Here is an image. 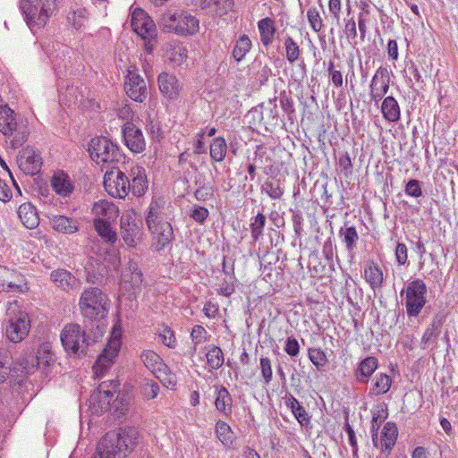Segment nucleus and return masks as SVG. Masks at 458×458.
<instances>
[{"label": "nucleus", "mask_w": 458, "mask_h": 458, "mask_svg": "<svg viewBox=\"0 0 458 458\" xmlns=\"http://www.w3.org/2000/svg\"><path fill=\"white\" fill-rule=\"evenodd\" d=\"M138 438L139 431L132 427L120 428L118 432H108L98 442L93 458H115L116 455L126 457Z\"/></svg>", "instance_id": "f257e3e1"}, {"label": "nucleus", "mask_w": 458, "mask_h": 458, "mask_svg": "<svg viewBox=\"0 0 458 458\" xmlns=\"http://www.w3.org/2000/svg\"><path fill=\"white\" fill-rule=\"evenodd\" d=\"M0 131L10 139L13 149L21 147L28 140L27 122L7 105L0 106Z\"/></svg>", "instance_id": "f03ea898"}, {"label": "nucleus", "mask_w": 458, "mask_h": 458, "mask_svg": "<svg viewBox=\"0 0 458 458\" xmlns=\"http://www.w3.org/2000/svg\"><path fill=\"white\" fill-rule=\"evenodd\" d=\"M79 308L85 318L98 321L106 317L109 310V300L101 289L89 287L81 293Z\"/></svg>", "instance_id": "7ed1b4c3"}, {"label": "nucleus", "mask_w": 458, "mask_h": 458, "mask_svg": "<svg viewBox=\"0 0 458 458\" xmlns=\"http://www.w3.org/2000/svg\"><path fill=\"white\" fill-rule=\"evenodd\" d=\"M55 7V0H21V9L29 28L35 31L44 27Z\"/></svg>", "instance_id": "20e7f679"}, {"label": "nucleus", "mask_w": 458, "mask_h": 458, "mask_svg": "<svg viewBox=\"0 0 458 458\" xmlns=\"http://www.w3.org/2000/svg\"><path fill=\"white\" fill-rule=\"evenodd\" d=\"M158 25L163 31L177 35H193L199 28V20L185 13H164L158 21Z\"/></svg>", "instance_id": "39448f33"}, {"label": "nucleus", "mask_w": 458, "mask_h": 458, "mask_svg": "<svg viewBox=\"0 0 458 458\" xmlns=\"http://www.w3.org/2000/svg\"><path fill=\"white\" fill-rule=\"evenodd\" d=\"M86 333L78 324H68L61 333V342L64 350L75 357H81L86 354L89 344Z\"/></svg>", "instance_id": "423d86ee"}, {"label": "nucleus", "mask_w": 458, "mask_h": 458, "mask_svg": "<svg viewBox=\"0 0 458 458\" xmlns=\"http://www.w3.org/2000/svg\"><path fill=\"white\" fill-rule=\"evenodd\" d=\"M405 293V308L409 318H416L420 315L427 303V285L421 279L410 282L401 295Z\"/></svg>", "instance_id": "0eeeda50"}, {"label": "nucleus", "mask_w": 458, "mask_h": 458, "mask_svg": "<svg viewBox=\"0 0 458 458\" xmlns=\"http://www.w3.org/2000/svg\"><path fill=\"white\" fill-rule=\"evenodd\" d=\"M89 152L96 163H117L123 155L119 147L106 137L93 138L89 144Z\"/></svg>", "instance_id": "6e6552de"}, {"label": "nucleus", "mask_w": 458, "mask_h": 458, "mask_svg": "<svg viewBox=\"0 0 458 458\" xmlns=\"http://www.w3.org/2000/svg\"><path fill=\"white\" fill-rule=\"evenodd\" d=\"M54 364V354L47 344L39 347L36 356H30L22 361V367L26 374H32L38 370L46 378L50 376Z\"/></svg>", "instance_id": "1a4fd4ad"}, {"label": "nucleus", "mask_w": 458, "mask_h": 458, "mask_svg": "<svg viewBox=\"0 0 458 458\" xmlns=\"http://www.w3.org/2000/svg\"><path fill=\"white\" fill-rule=\"evenodd\" d=\"M30 329V319L25 312H20L5 321L4 334L12 343L21 342L29 335Z\"/></svg>", "instance_id": "9d476101"}, {"label": "nucleus", "mask_w": 458, "mask_h": 458, "mask_svg": "<svg viewBox=\"0 0 458 458\" xmlns=\"http://www.w3.org/2000/svg\"><path fill=\"white\" fill-rule=\"evenodd\" d=\"M104 187L112 197L123 199L130 192L131 182L124 173L111 170L104 175Z\"/></svg>", "instance_id": "9b49d317"}, {"label": "nucleus", "mask_w": 458, "mask_h": 458, "mask_svg": "<svg viewBox=\"0 0 458 458\" xmlns=\"http://www.w3.org/2000/svg\"><path fill=\"white\" fill-rule=\"evenodd\" d=\"M0 292L25 293L29 291L26 276L21 272L1 267Z\"/></svg>", "instance_id": "f8f14e48"}, {"label": "nucleus", "mask_w": 458, "mask_h": 458, "mask_svg": "<svg viewBox=\"0 0 458 458\" xmlns=\"http://www.w3.org/2000/svg\"><path fill=\"white\" fill-rule=\"evenodd\" d=\"M121 342L119 339L113 338L110 340L104 349L103 352L99 354L98 360L93 366V371L96 377H102L106 371L111 367L114 359L117 356L120 351Z\"/></svg>", "instance_id": "ddd939ff"}, {"label": "nucleus", "mask_w": 458, "mask_h": 458, "mask_svg": "<svg viewBox=\"0 0 458 458\" xmlns=\"http://www.w3.org/2000/svg\"><path fill=\"white\" fill-rule=\"evenodd\" d=\"M122 133L126 147L133 153L145 150L146 141L141 130L131 122H126L122 127Z\"/></svg>", "instance_id": "4468645a"}, {"label": "nucleus", "mask_w": 458, "mask_h": 458, "mask_svg": "<svg viewBox=\"0 0 458 458\" xmlns=\"http://www.w3.org/2000/svg\"><path fill=\"white\" fill-rule=\"evenodd\" d=\"M17 164L25 174L35 175L41 169L42 158L33 148L26 147L19 152Z\"/></svg>", "instance_id": "2eb2a0df"}, {"label": "nucleus", "mask_w": 458, "mask_h": 458, "mask_svg": "<svg viewBox=\"0 0 458 458\" xmlns=\"http://www.w3.org/2000/svg\"><path fill=\"white\" fill-rule=\"evenodd\" d=\"M124 89L128 97L137 102H143L148 96L146 82L135 71H128Z\"/></svg>", "instance_id": "dca6fc26"}, {"label": "nucleus", "mask_w": 458, "mask_h": 458, "mask_svg": "<svg viewBox=\"0 0 458 458\" xmlns=\"http://www.w3.org/2000/svg\"><path fill=\"white\" fill-rule=\"evenodd\" d=\"M390 76L386 67L380 66L372 77L369 85L371 100L377 104L389 89Z\"/></svg>", "instance_id": "f3484780"}, {"label": "nucleus", "mask_w": 458, "mask_h": 458, "mask_svg": "<svg viewBox=\"0 0 458 458\" xmlns=\"http://www.w3.org/2000/svg\"><path fill=\"white\" fill-rule=\"evenodd\" d=\"M133 30L141 38L157 37V27L153 20L141 9L135 11L131 18Z\"/></svg>", "instance_id": "a211bd4d"}, {"label": "nucleus", "mask_w": 458, "mask_h": 458, "mask_svg": "<svg viewBox=\"0 0 458 458\" xmlns=\"http://www.w3.org/2000/svg\"><path fill=\"white\" fill-rule=\"evenodd\" d=\"M121 235L124 242L134 247L140 237V227L136 219L129 213L123 214L120 218Z\"/></svg>", "instance_id": "6ab92c4d"}, {"label": "nucleus", "mask_w": 458, "mask_h": 458, "mask_svg": "<svg viewBox=\"0 0 458 458\" xmlns=\"http://www.w3.org/2000/svg\"><path fill=\"white\" fill-rule=\"evenodd\" d=\"M122 284L127 290L140 289L143 282V276L136 262L130 260L123 269L121 275Z\"/></svg>", "instance_id": "aec40b11"}, {"label": "nucleus", "mask_w": 458, "mask_h": 458, "mask_svg": "<svg viewBox=\"0 0 458 458\" xmlns=\"http://www.w3.org/2000/svg\"><path fill=\"white\" fill-rule=\"evenodd\" d=\"M157 83L160 92L169 99L179 97L182 87L175 75L163 72L158 75Z\"/></svg>", "instance_id": "412c9836"}, {"label": "nucleus", "mask_w": 458, "mask_h": 458, "mask_svg": "<svg viewBox=\"0 0 458 458\" xmlns=\"http://www.w3.org/2000/svg\"><path fill=\"white\" fill-rule=\"evenodd\" d=\"M446 319V315L440 311L434 315L432 322L425 330L420 345L422 349H427L431 344L436 343L441 334V328Z\"/></svg>", "instance_id": "4be33fe9"}, {"label": "nucleus", "mask_w": 458, "mask_h": 458, "mask_svg": "<svg viewBox=\"0 0 458 458\" xmlns=\"http://www.w3.org/2000/svg\"><path fill=\"white\" fill-rule=\"evenodd\" d=\"M215 407L220 414L228 419L233 413V397L223 386H215Z\"/></svg>", "instance_id": "5701e85b"}, {"label": "nucleus", "mask_w": 458, "mask_h": 458, "mask_svg": "<svg viewBox=\"0 0 458 458\" xmlns=\"http://www.w3.org/2000/svg\"><path fill=\"white\" fill-rule=\"evenodd\" d=\"M50 278L55 285L66 293L78 288L80 281L66 269H56L51 272Z\"/></svg>", "instance_id": "b1692460"}, {"label": "nucleus", "mask_w": 458, "mask_h": 458, "mask_svg": "<svg viewBox=\"0 0 458 458\" xmlns=\"http://www.w3.org/2000/svg\"><path fill=\"white\" fill-rule=\"evenodd\" d=\"M153 234L154 239L157 241L156 249L157 250H163L174 239V231L170 223L165 222L157 224L154 227H148Z\"/></svg>", "instance_id": "393cba45"}, {"label": "nucleus", "mask_w": 458, "mask_h": 458, "mask_svg": "<svg viewBox=\"0 0 458 458\" xmlns=\"http://www.w3.org/2000/svg\"><path fill=\"white\" fill-rule=\"evenodd\" d=\"M166 202L162 198L153 199L148 207V212L146 216L148 227H154L157 224L165 223V209Z\"/></svg>", "instance_id": "a878e982"}, {"label": "nucleus", "mask_w": 458, "mask_h": 458, "mask_svg": "<svg viewBox=\"0 0 458 458\" xmlns=\"http://www.w3.org/2000/svg\"><path fill=\"white\" fill-rule=\"evenodd\" d=\"M89 12L78 3H74L70 6L67 14L68 23L75 30H80L88 21Z\"/></svg>", "instance_id": "bb28decb"}, {"label": "nucleus", "mask_w": 458, "mask_h": 458, "mask_svg": "<svg viewBox=\"0 0 458 458\" xmlns=\"http://www.w3.org/2000/svg\"><path fill=\"white\" fill-rule=\"evenodd\" d=\"M17 213L21 222L26 228L34 229L38 225L39 218L38 212L31 203L26 202L20 205Z\"/></svg>", "instance_id": "cd10ccee"}, {"label": "nucleus", "mask_w": 458, "mask_h": 458, "mask_svg": "<svg viewBox=\"0 0 458 458\" xmlns=\"http://www.w3.org/2000/svg\"><path fill=\"white\" fill-rule=\"evenodd\" d=\"M54 191L62 197H68L73 191V184L69 175L63 171L55 173L51 180Z\"/></svg>", "instance_id": "c85d7f7f"}, {"label": "nucleus", "mask_w": 458, "mask_h": 458, "mask_svg": "<svg viewBox=\"0 0 458 458\" xmlns=\"http://www.w3.org/2000/svg\"><path fill=\"white\" fill-rule=\"evenodd\" d=\"M131 191L134 196L140 197L145 194L148 184L145 171L142 167L137 166L131 171Z\"/></svg>", "instance_id": "c756f323"}, {"label": "nucleus", "mask_w": 458, "mask_h": 458, "mask_svg": "<svg viewBox=\"0 0 458 458\" xmlns=\"http://www.w3.org/2000/svg\"><path fill=\"white\" fill-rule=\"evenodd\" d=\"M364 278L373 290L379 289L384 282V275L379 266L369 261L364 267Z\"/></svg>", "instance_id": "7c9ffc66"}, {"label": "nucleus", "mask_w": 458, "mask_h": 458, "mask_svg": "<svg viewBox=\"0 0 458 458\" xmlns=\"http://www.w3.org/2000/svg\"><path fill=\"white\" fill-rule=\"evenodd\" d=\"M140 359L144 365L154 374L168 370V367L163 362L162 358L153 351H143Z\"/></svg>", "instance_id": "2f4dec72"}, {"label": "nucleus", "mask_w": 458, "mask_h": 458, "mask_svg": "<svg viewBox=\"0 0 458 458\" xmlns=\"http://www.w3.org/2000/svg\"><path fill=\"white\" fill-rule=\"evenodd\" d=\"M54 230L62 233H73L78 230L77 222L72 218L60 215L49 216Z\"/></svg>", "instance_id": "473e14b6"}, {"label": "nucleus", "mask_w": 458, "mask_h": 458, "mask_svg": "<svg viewBox=\"0 0 458 458\" xmlns=\"http://www.w3.org/2000/svg\"><path fill=\"white\" fill-rule=\"evenodd\" d=\"M284 400L286 406L291 409L299 423L301 426H308L310 423V417L299 401L291 394L285 395Z\"/></svg>", "instance_id": "72a5a7b5"}, {"label": "nucleus", "mask_w": 458, "mask_h": 458, "mask_svg": "<svg viewBox=\"0 0 458 458\" xmlns=\"http://www.w3.org/2000/svg\"><path fill=\"white\" fill-rule=\"evenodd\" d=\"M377 368V360L373 356H369L362 360L355 372L357 380L360 383H367L370 376Z\"/></svg>", "instance_id": "f704fd0d"}, {"label": "nucleus", "mask_w": 458, "mask_h": 458, "mask_svg": "<svg viewBox=\"0 0 458 458\" xmlns=\"http://www.w3.org/2000/svg\"><path fill=\"white\" fill-rule=\"evenodd\" d=\"M339 237L344 243L346 250L350 254H352L359 241V234L355 226L348 225L347 223H345L339 230Z\"/></svg>", "instance_id": "c9c22d12"}, {"label": "nucleus", "mask_w": 458, "mask_h": 458, "mask_svg": "<svg viewBox=\"0 0 458 458\" xmlns=\"http://www.w3.org/2000/svg\"><path fill=\"white\" fill-rule=\"evenodd\" d=\"M165 57L174 65H181L187 57L186 48L179 43L167 44L165 48Z\"/></svg>", "instance_id": "e433bc0d"}, {"label": "nucleus", "mask_w": 458, "mask_h": 458, "mask_svg": "<svg viewBox=\"0 0 458 458\" xmlns=\"http://www.w3.org/2000/svg\"><path fill=\"white\" fill-rule=\"evenodd\" d=\"M106 267L97 259H90L85 266L86 280L89 283L96 284L106 274Z\"/></svg>", "instance_id": "4c0bfd02"}, {"label": "nucleus", "mask_w": 458, "mask_h": 458, "mask_svg": "<svg viewBox=\"0 0 458 458\" xmlns=\"http://www.w3.org/2000/svg\"><path fill=\"white\" fill-rule=\"evenodd\" d=\"M392 386V378L386 373H377L372 379L370 394L381 395L386 394Z\"/></svg>", "instance_id": "58836bf2"}, {"label": "nucleus", "mask_w": 458, "mask_h": 458, "mask_svg": "<svg viewBox=\"0 0 458 458\" xmlns=\"http://www.w3.org/2000/svg\"><path fill=\"white\" fill-rule=\"evenodd\" d=\"M381 111L384 117L389 122L400 119V107L394 97H386L382 103Z\"/></svg>", "instance_id": "ea45409f"}, {"label": "nucleus", "mask_w": 458, "mask_h": 458, "mask_svg": "<svg viewBox=\"0 0 458 458\" xmlns=\"http://www.w3.org/2000/svg\"><path fill=\"white\" fill-rule=\"evenodd\" d=\"M94 227L98 234L106 242L114 243L116 242V232L112 229L110 223L107 222L106 219H95Z\"/></svg>", "instance_id": "a19ab883"}, {"label": "nucleus", "mask_w": 458, "mask_h": 458, "mask_svg": "<svg viewBox=\"0 0 458 458\" xmlns=\"http://www.w3.org/2000/svg\"><path fill=\"white\" fill-rule=\"evenodd\" d=\"M260 32L261 42L264 46H268L272 43L275 35L274 21L270 18H264L258 23Z\"/></svg>", "instance_id": "79ce46f5"}, {"label": "nucleus", "mask_w": 458, "mask_h": 458, "mask_svg": "<svg viewBox=\"0 0 458 458\" xmlns=\"http://www.w3.org/2000/svg\"><path fill=\"white\" fill-rule=\"evenodd\" d=\"M114 400V396L106 395L98 392L92 393L89 397V406L92 407L95 412L107 411L111 402Z\"/></svg>", "instance_id": "37998d69"}, {"label": "nucleus", "mask_w": 458, "mask_h": 458, "mask_svg": "<svg viewBox=\"0 0 458 458\" xmlns=\"http://www.w3.org/2000/svg\"><path fill=\"white\" fill-rule=\"evenodd\" d=\"M251 48V41L247 35H242L236 41L233 49V57L235 61H242Z\"/></svg>", "instance_id": "c03bdc74"}, {"label": "nucleus", "mask_w": 458, "mask_h": 458, "mask_svg": "<svg viewBox=\"0 0 458 458\" xmlns=\"http://www.w3.org/2000/svg\"><path fill=\"white\" fill-rule=\"evenodd\" d=\"M226 143L224 138L217 137L213 140L210 145V157L216 162H221L224 160L226 154Z\"/></svg>", "instance_id": "a18cd8bd"}, {"label": "nucleus", "mask_w": 458, "mask_h": 458, "mask_svg": "<svg viewBox=\"0 0 458 458\" xmlns=\"http://www.w3.org/2000/svg\"><path fill=\"white\" fill-rule=\"evenodd\" d=\"M206 356L207 362L211 369H218L224 363V354L218 346L211 345Z\"/></svg>", "instance_id": "49530a36"}, {"label": "nucleus", "mask_w": 458, "mask_h": 458, "mask_svg": "<svg viewBox=\"0 0 458 458\" xmlns=\"http://www.w3.org/2000/svg\"><path fill=\"white\" fill-rule=\"evenodd\" d=\"M397 428L393 422H386L381 432L380 444L394 446L397 439Z\"/></svg>", "instance_id": "de8ad7c7"}, {"label": "nucleus", "mask_w": 458, "mask_h": 458, "mask_svg": "<svg viewBox=\"0 0 458 458\" xmlns=\"http://www.w3.org/2000/svg\"><path fill=\"white\" fill-rule=\"evenodd\" d=\"M266 225V216L263 213H258V215L251 218L250 222V232L251 237L254 242L259 240L263 235L264 227Z\"/></svg>", "instance_id": "09e8293b"}, {"label": "nucleus", "mask_w": 458, "mask_h": 458, "mask_svg": "<svg viewBox=\"0 0 458 458\" xmlns=\"http://www.w3.org/2000/svg\"><path fill=\"white\" fill-rule=\"evenodd\" d=\"M216 434L223 445H229L233 442V432L225 421L218 420L216 422Z\"/></svg>", "instance_id": "8fccbe9b"}, {"label": "nucleus", "mask_w": 458, "mask_h": 458, "mask_svg": "<svg viewBox=\"0 0 458 458\" xmlns=\"http://www.w3.org/2000/svg\"><path fill=\"white\" fill-rule=\"evenodd\" d=\"M284 47L288 62L290 64L295 63L301 55L298 44L291 37H287L284 40Z\"/></svg>", "instance_id": "3c124183"}, {"label": "nucleus", "mask_w": 458, "mask_h": 458, "mask_svg": "<svg viewBox=\"0 0 458 458\" xmlns=\"http://www.w3.org/2000/svg\"><path fill=\"white\" fill-rule=\"evenodd\" d=\"M262 191H265L271 199H277L284 194V190L276 181H266L262 185Z\"/></svg>", "instance_id": "603ef678"}, {"label": "nucleus", "mask_w": 458, "mask_h": 458, "mask_svg": "<svg viewBox=\"0 0 458 458\" xmlns=\"http://www.w3.org/2000/svg\"><path fill=\"white\" fill-rule=\"evenodd\" d=\"M308 355L310 361L318 369H321L327 361L325 352L319 348H310Z\"/></svg>", "instance_id": "864d4df0"}, {"label": "nucleus", "mask_w": 458, "mask_h": 458, "mask_svg": "<svg viewBox=\"0 0 458 458\" xmlns=\"http://www.w3.org/2000/svg\"><path fill=\"white\" fill-rule=\"evenodd\" d=\"M12 361L8 351L0 349V382H4L8 376Z\"/></svg>", "instance_id": "5fc2aeb1"}, {"label": "nucleus", "mask_w": 458, "mask_h": 458, "mask_svg": "<svg viewBox=\"0 0 458 458\" xmlns=\"http://www.w3.org/2000/svg\"><path fill=\"white\" fill-rule=\"evenodd\" d=\"M307 17L310 25L314 31L318 32L322 30L324 26L323 21L319 14V12L315 7H311L308 10Z\"/></svg>", "instance_id": "6e6d98bb"}, {"label": "nucleus", "mask_w": 458, "mask_h": 458, "mask_svg": "<svg viewBox=\"0 0 458 458\" xmlns=\"http://www.w3.org/2000/svg\"><path fill=\"white\" fill-rule=\"evenodd\" d=\"M141 388L142 394L147 399L156 398L160 389L159 385L157 382L149 379H145Z\"/></svg>", "instance_id": "4d7b16f0"}, {"label": "nucleus", "mask_w": 458, "mask_h": 458, "mask_svg": "<svg viewBox=\"0 0 458 458\" xmlns=\"http://www.w3.org/2000/svg\"><path fill=\"white\" fill-rule=\"evenodd\" d=\"M118 382L115 380H109L100 383L96 392L102 394L114 396V394L118 392Z\"/></svg>", "instance_id": "13d9d810"}, {"label": "nucleus", "mask_w": 458, "mask_h": 458, "mask_svg": "<svg viewBox=\"0 0 458 458\" xmlns=\"http://www.w3.org/2000/svg\"><path fill=\"white\" fill-rule=\"evenodd\" d=\"M404 191L411 197H420L422 195L420 182L416 179L410 180L405 185Z\"/></svg>", "instance_id": "bf43d9fd"}, {"label": "nucleus", "mask_w": 458, "mask_h": 458, "mask_svg": "<svg viewBox=\"0 0 458 458\" xmlns=\"http://www.w3.org/2000/svg\"><path fill=\"white\" fill-rule=\"evenodd\" d=\"M156 377L166 387H174L176 385V377L169 369L167 371L157 372Z\"/></svg>", "instance_id": "052dcab7"}, {"label": "nucleus", "mask_w": 458, "mask_h": 458, "mask_svg": "<svg viewBox=\"0 0 458 458\" xmlns=\"http://www.w3.org/2000/svg\"><path fill=\"white\" fill-rule=\"evenodd\" d=\"M208 214H209V212H208V208L201 207V206L195 205L192 208L190 216L194 221L202 224L208 218Z\"/></svg>", "instance_id": "680f3d73"}, {"label": "nucleus", "mask_w": 458, "mask_h": 458, "mask_svg": "<svg viewBox=\"0 0 458 458\" xmlns=\"http://www.w3.org/2000/svg\"><path fill=\"white\" fill-rule=\"evenodd\" d=\"M260 369L261 374L264 378L266 384H269L272 380V367L271 361L268 358H261L260 359Z\"/></svg>", "instance_id": "e2e57ef3"}, {"label": "nucleus", "mask_w": 458, "mask_h": 458, "mask_svg": "<svg viewBox=\"0 0 458 458\" xmlns=\"http://www.w3.org/2000/svg\"><path fill=\"white\" fill-rule=\"evenodd\" d=\"M338 165L344 176H349L352 174V164L347 152L340 156Z\"/></svg>", "instance_id": "0e129e2a"}, {"label": "nucleus", "mask_w": 458, "mask_h": 458, "mask_svg": "<svg viewBox=\"0 0 458 458\" xmlns=\"http://www.w3.org/2000/svg\"><path fill=\"white\" fill-rule=\"evenodd\" d=\"M285 352L291 357H295L300 352V344L293 337H288L285 341L284 346Z\"/></svg>", "instance_id": "69168bd1"}, {"label": "nucleus", "mask_w": 458, "mask_h": 458, "mask_svg": "<svg viewBox=\"0 0 458 458\" xmlns=\"http://www.w3.org/2000/svg\"><path fill=\"white\" fill-rule=\"evenodd\" d=\"M160 337L165 346L169 348L175 346L176 339L172 329L168 327L164 328L163 332L160 334Z\"/></svg>", "instance_id": "338daca9"}, {"label": "nucleus", "mask_w": 458, "mask_h": 458, "mask_svg": "<svg viewBox=\"0 0 458 458\" xmlns=\"http://www.w3.org/2000/svg\"><path fill=\"white\" fill-rule=\"evenodd\" d=\"M407 247L404 243L398 242L395 248L396 261L399 265H405L407 263Z\"/></svg>", "instance_id": "774afa93"}]
</instances>
